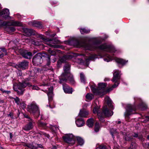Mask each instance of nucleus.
<instances>
[{"mask_svg":"<svg viewBox=\"0 0 149 149\" xmlns=\"http://www.w3.org/2000/svg\"><path fill=\"white\" fill-rule=\"evenodd\" d=\"M111 135H112V137L113 138H114V136L113 135V133H112L111 132Z\"/></svg>","mask_w":149,"mask_h":149,"instance_id":"64","label":"nucleus"},{"mask_svg":"<svg viewBox=\"0 0 149 149\" xmlns=\"http://www.w3.org/2000/svg\"><path fill=\"white\" fill-rule=\"evenodd\" d=\"M33 40L32 41V42H33V44H34L35 45H40L39 43L36 40Z\"/></svg>","mask_w":149,"mask_h":149,"instance_id":"47","label":"nucleus"},{"mask_svg":"<svg viewBox=\"0 0 149 149\" xmlns=\"http://www.w3.org/2000/svg\"><path fill=\"white\" fill-rule=\"evenodd\" d=\"M57 148L55 146H53L52 148V149H56Z\"/></svg>","mask_w":149,"mask_h":149,"instance_id":"61","label":"nucleus"},{"mask_svg":"<svg viewBox=\"0 0 149 149\" xmlns=\"http://www.w3.org/2000/svg\"><path fill=\"white\" fill-rule=\"evenodd\" d=\"M62 138L64 142L68 144H73L74 142L73 136L72 134H66L63 136Z\"/></svg>","mask_w":149,"mask_h":149,"instance_id":"9","label":"nucleus"},{"mask_svg":"<svg viewBox=\"0 0 149 149\" xmlns=\"http://www.w3.org/2000/svg\"><path fill=\"white\" fill-rule=\"evenodd\" d=\"M31 86V84L30 83L25 81L19 84V91H17V93L19 95H22L24 91V88L27 86L30 87Z\"/></svg>","mask_w":149,"mask_h":149,"instance_id":"8","label":"nucleus"},{"mask_svg":"<svg viewBox=\"0 0 149 149\" xmlns=\"http://www.w3.org/2000/svg\"><path fill=\"white\" fill-rule=\"evenodd\" d=\"M105 101L107 102V103L109 107L112 109H113V106L112 104V101L109 97H106L105 98Z\"/></svg>","mask_w":149,"mask_h":149,"instance_id":"27","label":"nucleus"},{"mask_svg":"<svg viewBox=\"0 0 149 149\" xmlns=\"http://www.w3.org/2000/svg\"><path fill=\"white\" fill-rule=\"evenodd\" d=\"M70 65L69 63H66L63 66L64 72L59 77V79L69 75L70 72Z\"/></svg>","mask_w":149,"mask_h":149,"instance_id":"10","label":"nucleus"},{"mask_svg":"<svg viewBox=\"0 0 149 149\" xmlns=\"http://www.w3.org/2000/svg\"><path fill=\"white\" fill-rule=\"evenodd\" d=\"M119 72L118 70H116L113 74V77L112 81L115 83H119L118 81L120 78L119 75Z\"/></svg>","mask_w":149,"mask_h":149,"instance_id":"16","label":"nucleus"},{"mask_svg":"<svg viewBox=\"0 0 149 149\" xmlns=\"http://www.w3.org/2000/svg\"><path fill=\"white\" fill-rule=\"evenodd\" d=\"M91 45L92 49L91 50V51L95 49H99L101 50H105L106 49H109L111 48L110 46L105 44H102L96 47L95 46V44L93 45L91 44Z\"/></svg>","mask_w":149,"mask_h":149,"instance_id":"13","label":"nucleus"},{"mask_svg":"<svg viewBox=\"0 0 149 149\" xmlns=\"http://www.w3.org/2000/svg\"><path fill=\"white\" fill-rule=\"evenodd\" d=\"M136 110V109L135 105L131 104L128 105L126 112L125 113V117H128L130 115L134 114Z\"/></svg>","mask_w":149,"mask_h":149,"instance_id":"7","label":"nucleus"},{"mask_svg":"<svg viewBox=\"0 0 149 149\" xmlns=\"http://www.w3.org/2000/svg\"><path fill=\"white\" fill-rule=\"evenodd\" d=\"M37 145H36V149L38 148H43V146L40 144H38V143H37Z\"/></svg>","mask_w":149,"mask_h":149,"instance_id":"52","label":"nucleus"},{"mask_svg":"<svg viewBox=\"0 0 149 149\" xmlns=\"http://www.w3.org/2000/svg\"><path fill=\"white\" fill-rule=\"evenodd\" d=\"M18 52L22 57L26 59H30L32 56V53L27 51L20 49Z\"/></svg>","mask_w":149,"mask_h":149,"instance_id":"11","label":"nucleus"},{"mask_svg":"<svg viewBox=\"0 0 149 149\" xmlns=\"http://www.w3.org/2000/svg\"><path fill=\"white\" fill-rule=\"evenodd\" d=\"M100 129V125L98 123L96 122L95 124V131L96 132H97L99 131Z\"/></svg>","mask_w":149,"mask_h":149,"instance_id":"38","label":"nucleus"},{"mask_svg":"<svg viewBox=\"0 0 149 149\" xmlns=\"http://www.w3.org/2000/svg\"><path fill=\"white\" fill-rule=\"evenodd\" d=\"M4 102L3 100H1L0 99V103H3Z\"/></svg>","mask_w":149,"mask_h":149,"instance_id":"60","label":"nucleus"},{"mask_svg":"<svg viewBox=\"0 0 149 149\" xmlns=\"http://www.w3.org/2000/svg\"><path fill=\"white\" fill-rule=\"evenodd\" d=\"M87 125L89 127H91L93 125V119L92 118L88 119L87 121Z\"/></svg>","mask_w":149,"mask_h":149,"instance_id":"30","label":"nucleus"},{"mask_svg":"<svg viewBox=\"0 0 149 149\" xmlns=\"http://www.w3.org/2000/svg\"><path fill=\"white\" fill-rule=\"evenodd\" d=\"M108 59H107V58H104V61H107V62H109V61H111L112 60V58H111V57L109 56V55H108Z\"/></svg>","mask_w":149,"mask_h":149,"instance_id":"49","label":"nucleus"},{"mask_svg":"<svg viewBox=\"0 0 149 149\" xmlns=\"http://www.w3.org/2000/svg\"><path fill=\"white\" fill-rule=\"evenodd\" d=\"M59 79V82L61 84H62L66 82L68 80L72 84H74L75 83L73 76L71 73L69 74V75H67L65 76L64 77H62V78H60Z\"/></svg>","mask_w":149,"mask_h":149,"instance_id":"5","label":"nucleus"},{"mask_svg":"<svg viewBox=\"0 0 149 149\" xmlns=\"http://www.w3.org/2000/svg\"><path fill=\"white\" fill-rule=\"evenodd\" d=\"M6 50L4 47L0 48V58H2L4 55H7Z\"/></svg>","mask_w":149,"mask_h":149,"instance_id":"24","label":"nucleus"},{"mask_svg":"<svg viewBox=\"0 0 149 149\" xmlns=\"http://www.w3.org/2000/svg\"><path fill=\"white\" fill-rule=\"evenodd\" d=\"M27 119H28V121L29 122V123L31 122L32 124L34 123V120L29 117V118H28Z\"/></svg>","mask_w":149,"mask_h":149,"instance_id":"53","label":"nucleus"},{"mask_svg":"<svg viewBox=\"0 0 149 149\" xmlns=\"http://www.w3.org/2000/svg\"><path fill=\"white\" fill-rule=\"evenodd\" d=\"M132 136L136 138H138L139 139H142L143 137L141 135H139L137 133H134V134L132 135Z\"/></svg>","mask_w":149,"mask_h":149,"instance_id":"39","label":"nucleus"},{"mask_svg":"<svg viewBox=\"0 0 149 149\" xmlns=\"http://www.w3.org/2000/svg\"><path fill=\"white\" fill-rule=\"evenodd\" d=\"M17 74L18 76H19L20 77H21L22 76V72L21 71L19 70L18 71Z\"/></svg>","mask_w":149,"mask_h":149,"instance_id":"55","label":"nucleus"},{"mask_svg":"<svg viewBox=\"0 0 149 149\" xmlns=\"http://www.w3.org/2000/svg\"><path fill=\"white\" fill-rule=\"evenodd\" d=\"M0 90L1 91H2V92L3 93H6L7 94H8L10 93V91H5V90H3V89H2V88L0 89Z\"/></svg>","mask_w":149,"mask_h":149,"instance_id":"50","label":"nucleus"},{"mask_svg":"<svg viewBox=\"0 0 149 149\" xmlns=\"http://www.w3.org/2000/svg\"><path fill=\"white\" fill-rule=\"evenodd\" d=\"M24 117L26 118H29V116H28V115L26 114H23Z\"/></svg>","mask_w":149,"mask_h":149,"instance_id":"57","label":"nucleus"},{"mask_svg":"<svg viewBox=\"0 0 149 149\" xmlns=\"http://www.w3.org/2000/svg\"><path fill=\"white\" fill-rule=\"evenodd\" d=\"M104 116H111L113 114L112 111H109L108 109L107 106H104L102 109V112H100Z\"/></svg>","mask_w":149,"mask_h":149,"instance_id":"14","label":"nucleus"},{"mask_svg":"<svg viewBox=\"0 0 149 149\" xmlns=\"http://www.w3.org/2000/svg\"><path fill=\"white\" fill-rule=\"evenodd\" d=\"M80 31L81 34L84 33H88L90 32V30L87 29L85 28H81L80 29Z\"/></svg>","mask_w":149,"mask_h":149,"instance_id":"33","label":"nucleus"},{"mask_svg":"<svg viewBox=\"0 0 149 149\" xmlns=\"http://www.w3.org/2000/svg\"><path fill=\"white\" fill-rule=\"evenodd\" d=\"M110 80V79L109 78H105L104 79V81H109Z\"/></svg>","mask_w":149,"mask_h":149,"instance_id":"58","label":"nucleus"},{"mask_svg":"<svg viewBox=\"0 0 149 149\" xmlns=\"http://www.w3.org/2000/svg\"><path fill=\"white\" fill-rule=\"evenodd\" d=\"M98 109L96 108H95L93 109V112L94 113H97L98 112H99V111H97Z\"/></svg>","mask_w":149,"mask_h":149,"instance_id":"54","label":"nucleus"},{"mask_svg":"<svg viewBox=\"0 0 149 149\" xmlns=\"http://www.w3.org/2000/svg\"><path fill=\"white\" fill-rule=\"evenodd\" d=\"M53 87L51 86L48 88V92L47 95L48 97L49 102H50L52 100L53 95Z\"/></svg>","mask_w":149,"mask_h":149,"instance_id":"18","label":"nucleus"},{"mask_svg":"<svg viewBox=\"0 0 149 149\" xmlns=\"http://www.w3.org/2000/svg\"><path fill=\"white\" fill-rule=\"evenodd\" d=\"M125 140L126 141H132L133 138L130 136H128L126 135L125 136Z\"/></svg>","mask_w":149,"mask_h":149,"instance_id":"44","label":"nucleus"},{"mask_svg":"<svg viewBox=\"0 0 149 149\" xmlns=\"http://www.w3.org/2000/svg\"><path fill=\"white\" fill-rule=\"evenodd\" d=\"M27 111L34 116L35 118L39 116L40 113L38 107L35 104H31L28 106Z\"/></svg>","mask_w":149,"mask_h":149,"instance_id":"3","label":"nucleus"},{"mask_svg":"<svg viewBox=\"0 0 149 149\" xmlns=\"http://www.w3.org/2000/svg\"><path fill=\"white\" fill-rule=\"evenodd\" d=\"M80 79L81 82L84 84L86 83V79L84 74L83 73H80Z\"/></svg>","mask_w":149,"mask_h":149,"instance_id":"32","label":"nucleus"},{"mask_svg":"<svg viewBox=\"0 0 149 149\" xmlns=\"http://www.w3.org/2000/svg\"><path fill=\"white\" fill-rule=\"evenodd\" d=\"M86 97L87 99L91 100L94 98V96L92 94L88 93L86 95Z\"/></svg>","mask_w":149,"mask_h":149,"instance_id":"35","label":"nucleus"},{"mask_svg":"<svg viewBox=\"0 0 149 149\" xmlns=\"http://www.w3.org/2000/svg\"><path fill=\"white\" fill-rule=\"evenodd\" d=\"M42 56L45 58L46 61V64L43 68L44 70H52V68L49 67L51 63V56L47 53L42 54L40 53H38L36 54L32 59V61L33 65L35 66H37L41 63L42 62Z\"/></svg>","mask_w":149,"mask_h":149,"instance_id":"1","label":"nucleus"},{"mask_svg":"<svg viewBox=\"0 0 149 149\" xmlns=\"http://www.w3.org/2000/svg\"><path fill=\"white\" fill-rule=\"evenodd\" d=\"M38 127L40 129H45L47 127V124L41 121L38 123Z\"/></svg>","mask_w":149,"mask_h":149,"instance_id":"29","label":"nucleus"},{"mask_svg":"<svg viewBox=\"0 0 149 149\" xmlns=\"http://www.w3.org/2000/svg\"><path fill=\"white\" fill-rule=\"evenodd\" d=\"M49 53L52 56H55L56 54V52L55 51L52 50L51 49H49L48 50Z\"/></svg>","mask_w":149,"mask_h":149,"instance_id":"40","label":"nucleus"},{"mask_svg":"<svg viewBox=\"0 0 149 149\" xmlns=\"http://www.w3.org/2000/svg\"><path fill=\"white\" fill-rule=\"evenodd\" d=\"M2 24L5 26H22V24L21 23L18 21H12L11 22H4Z\"/></svg>","mask_w":149,"mask_h":149,"instance_id":"12","label":"nucleus"},{"mask_svg":"<svg viewBox=\"0 0 149 149\" xmlns=\"http://www.w3.org/2000/svg\"><path fill=\"white\" fill-rule=\"evenodd\" d=\"M33 70L34 72L36 73L39 72L41 71L40 69L36 68H34Z\"/></svg>","mask_w":149,"mask_h":149,"instance_id":"51","label":"nucleus"},{"mask_svg":"<svg viewBox=\"0 0 149 149\" xmlns=\"http://www.w3.org/2000/svg\"><path fill=\"white\" fill-rule=\"evenodd\" d=\"M97 116L98 118L100 120L102 123H103L105 121L104 119V116L101 113H100V112H97Z\"/></svg>","mask_w":149,"mask_h":149,"instance_id":"31","label":"nucleus"},{"mask_svg":"<svg viewBox=\"0 0 149 149\" xmlns=\"http://www.w3.org/2000/svg\"><path fill=\"white\" fill-rule=\"evenodd\" d=\"M145 118L147 119L148 120H149V116H146Z\"/></svg>","mask_w":149,"mask_h":149,"instance_id":"62","label":"nucleus"},{"mask_svg":"<svg viewBox=\"0 0 149 149\" xmlns=\"http://www.w3.org/2000/svg\"><path fill=\"white\" fill-rule=\"evenodd\" d=\"M115 60L117 63L121 64L122 65H125L127 62L125 60L120 58H115Z\"/></svg>","mask_w":149,"mask_h":149,"instance_id":"23","label":"nucleus"},{"mask_svg":"<svg viewBox=\"0 0 149 149\" xmlns=\"http://www.w3.org/2000/svg\"><path fill=\"white\" fill-rule=\"evenodd\" d=\"M96 149H107L106 146H105L102 145H100L97 147Z\"/></svg>","mask_w":149,"mask_h":149,"instance_id":"45","label":"nucleus"},{"mask_svg":"<svg viewBox=\"0 0 149 149\" xmlns=\"http://www.w3.org/2000/svg\"><path fill=\"white\" fill-rule=\"evenodd\" d=\"M30 88L32 89L33 90H38L39 89V88L36 86L33 85L32 86L31 84V86H30Z\"/></svg>","mask_w":149,"mask_h":149,"instance_id":"43","label":"nucleus"},{"mask_svg":"<svg viewBox=\"0 0 149 149\" xmlns=\"http://www.w3.org/2000/svg\"><path fill=\"white\" fill-rule=\"evenodd\" d=\"M119 83H115L111 87L109 88L107 90V92H109L113 90L114 88L116 87L119 84Z\"/></svg>","mask_w":149,"mask_h":149,"instance_id":"37","label":"nucleus"},{"mask_svg":"<svg viewBox=\"0 0 149 149\" xmlns=\"http://www.w3.org/2000/svg\"><path fill=\"white\" fill-rule=\"evenodd\" d=\"M40 38V39H42L44 42H51L50 43L47 44L48 45H49L50 47H54V48H56L57 47V45H52L51 44L53 43L54 44H56L59 43L60 41L55 39H49L47 38L45 39V38L42 35L39 36Z\"/></svg>","mask_w":149,"mask_h":149,"instance_id":"6","label":"nucleus"},{"mask_svg":"<svg viewBox=\"0 0 149 149\" xmlns=\"http://www.w3.org/2000/svg\"><path fill=\"white\" fill-rule=\"evenodd\" d=\"M78 143L80 145H82L84 143V141L80 137H77V138Z\"/></svg>","mask_w":149,"mask_h":149,"instance_id":"36","label":"nucleus"},{"mask_svg":"<svg viewBox=\"0 0 149 149\" xmlns=\"http://www.w3.org/2000/svg\"><path fill=\"white\" fill-rule=\"evenodd\" d=\"M32 25L33 26L36 27L38 28L41 29L42 27L41 23L39 22L34 21L32 22Z\"/></svg>","mask_w":149,"mask_h":149,"instance_id":"25","label":"nucleus"},{"mask_svg":"<svg viewBox=\"0 0 149 149\" xmlns=\"http://www.w3.org/2000/svg\"><path fill=\"white\" fill-rule=\"evenodd\" d=\"M74 45L77 47H82L87 50H91L92 49L91 44L85 42L79 41L77 40L74 41Z\"/></svg>","mask_w":149,"mask_h":149,"instance_id":"4","label":"nucleus"},{"mask_svg":"<svg viewBox=\"0 0 149 149\" xmlns=\"http://www.w3.org/2000/svg\"><path fill=\"white\" fill-rule=\"evenodd\" d=\"M75 123L78 127L83 126L85 123L84 119L82 118L77 119Z\"/></svg>","mask_w":149,"mask_h":149,"instance_id":"21","label":"nucleus"},{"mask_svg":"<svg viewBox=\"0 0 149 149\" xmlns=\"http://www.w3.org/2000/svg\"><path fill=\"white\" fill-rule=\"evenodd\" d=\"M137 147V144L134 142L131 143L130 147L127 149H136Z\"/></svg>","mask_w":149,"mask_h":149,"instance_id":"34","label":"nucleus"},{"mask_svg":"<svg viewBox=\"0 0 149 149\" xmlns=\"http://www.w3.org/2000/svg\"><path fill=\"white\" fill-rule=\"evenodd\" d=\"M21 106L23 108H25L26 107V105L24 103H20Z\"/></svg>","mask_w":149,"mask_h":149,"instance_id":"56","label":"nucleus"},{"mask_svg":"<svg viewBox=\"0 0 149 149\" xmlns=\"http://www.w3.org/2000/svg\"><path fill=\"white\" fill-rule=\"evenodd\" d=\"M33 124L31 123H29L22 127V129L25 131H29L31 130L33 127Z\"/></svg>","mask_w":149,"mask_h":149,"instance_id":"22","label":"nucleus"},{"mask_svg":"<svg viewBox=\"0 0 149 149\" xmlns=\"http://www.w3.org/2000/svg\"><path fill=\"white\" fill-rule=\"evenodd\" d=\"M37 143L35 142H32L28 143L25 145V146L31 149H36Z\"/></svg>","mask_w":149,"mask_h":149,"instance_id":"26","label":"nucleus"},{"mask_svg":"<svg viewBox=\"0 0 149 149\" xmlns=\"http://www.w3.org/2000/svg\"><path fill=\"white\" fill-rule=\"evenodd\" d=\"M37 134H39L40 136H41L42 135H44L45 136H46V134L45 133H44L43 132L40 131H38L37 133Z\"/></svg>","mask_w":149,"mask_h":149,"instance_id":"48","label":"nucleus"},{"mask_svg":"<svg viewBox=\"0 0 149 149\" xmlns=\"http://www.w3.org/2000/svg\"><path fill=\"white\" fill-rule=\"evenodd\" d=\"M88 114V112L85 110H80L79 116L81 117H86Z\"/></svg>","mask_w":149,"mask_h":149,"instance_id":"28","label":"nucleus"},{"mask_svg":"<svg viewBox=\"0 0 149 149\" xmlns=\"http://www.w3.org/2000/svg\"><path fill=\"white\" fill-rule=\"evenodd\" d=\"M13 98L14 99L15 102L17 103V104L19 105L20 104V100L19 98L18 97H16L15 98Z\"/></svg>","mask_w":149,"mask_h":149,"instance_id":"41","label":"nucleus"},{"mask_svg":"<svg viewBox=\"0 0 149 149\" xmlns=\"http://www.w3.org/2000/svg\"><path fill=\"white\" fill-rule=\"evenodd\" d=\"M8 29L11 32H13L15 30V28L14 27H9L8 28Z\"/></svg>","mask_w":149,"mask_h":149,"instance_id":"46","label":"nucleus"},{"mask_svg":"<svg viewBox=\"0 0 149 149\" xmlns=\"http://www.w3.org/2000/svg\"><path fill=\"white\" fill-rule=\"evenodd\" d=\"M98 86L97 88H96L95 86H92L91 87V90L95 95H103L105 92V88L106 86V84L104 83H100L98 84Z\"/></svg>","mask_w":149,"mask_h":149,"instance_id":"2","label":"nucleus"},{"mask_svg":"<svg viewBox=\"0 0 149 149\" xmlns=\"http://www.w3.org/2000/svg\"><path fill=\"white\" fill-rule=\"evenodd\" d=\"M56 61V58H54V59L53 60V63L55 62Z\"/></svg>","mask_w":149,"mask_h":149,"instance_id":"63","label":"nucleus"},{"mask_svg":"<svg viewBox=\"0 0 149 149\" xmlns=\"http://www.w3.org/2000/svg\"><path fill=\"white\" fill-rule=\"evenodd\" d=\"M8 116H10L11 118H12L13 116V114H12V113H10V114H9L8 115Z\"/></svg>","mask_w":149,"mask_h":149,"instance_id":"59","label":"nucleus"},{"mask_svg":"<svg viewBox=\"0 0 149 149\" xmlns=\"http://www.w3.org/2000/svg\"><path fill=\"white\" fill-rule=\"evenodd\" d=\"M140 107L142 110H144L147 108V106L143 103H142L141 104Z\"/></svg>","mask_w":149,"mask_h":149,"instance_id":"42","label":"nucleus"},{"mask_svg":"<svg viewBox=\"0 0 149 149\" xmlns=\"http://www.w3.org/2000/svg\"><path fill=\"white\" fill-rule=\"evenodd\" d=\"M63 88L65 93L69 94L72 93V88L69 87L68 85L66 84H63Z\"/></svg>","mask_w":149,"mask_h":149,"instance_id":"19","label":"nucleus"},{"mask_svg":"<svg viewBox=\"0 0 149 149\" xmlns=\"http://www.w3.org/2000/svg\"><path fill=\"white\" fill-rule=\"evenodd\" d=\"M29 63L26 61H24L19 62L17 65L18 67L23 70H25L28 67Z\"/></svg>","mask_w":149,"mask_h":149,"instance_id":"15","label":"nucleus"},{"mask_svg":"<svg viewBox=\"0 0 149 149\" xmlns=\"http://www.w3.org/2000/svg\"><path fill=\"white\" fill-rule=\"evenodd\" d=\"M71 58V56L70 55H64L59 59L58 61V63H65L67 60Z\"/></svg>","mask_w":149,"mask_h":149,"instance_id":"17","label":"nucleus"},{"mask_svg":"<svg viewBox=\"0 0 149 149\" xmlns=\"http://www.w3.org/2000/svg\"><path fill=\"white\" fill-rule=\"evenodd\" d=\"M23 31L25 34V36H31L33 33V30L27 28H24Z\"/></svg>","mask_w":149,"mask_h":149,"instance_id":"20","label":"nucleus"}]
</instances>
